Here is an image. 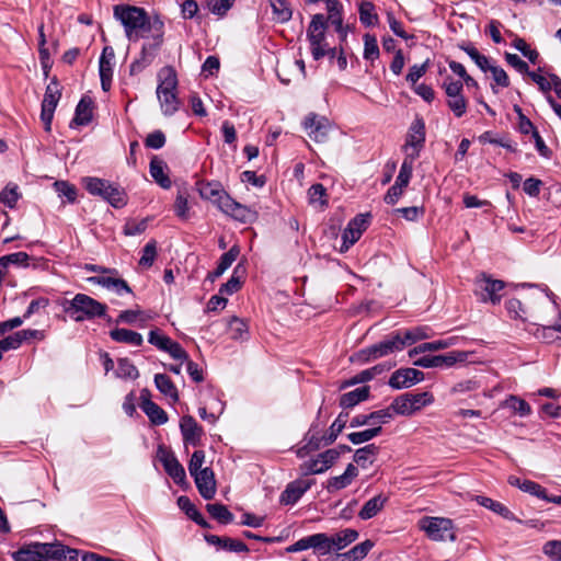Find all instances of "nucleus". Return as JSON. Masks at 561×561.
Returning a JSON list of instances; mask_svg holds the SVG:
<instances>
[{
	"mask_svg": "<svg viewBox=\"0 0 561 561\" xmlns=\"http://www.w3.org/2000/svg\"><path fill=\"white\" fill-rule=\"evenodd\" d=\"M113 16L124 27L129 41L150 38L144 43L139 58L130 65V73L141 72L153 61L157 51L164 41V21L159 14L149 15L144 8L130 4H117L113 8Z\"/></svg>",
	"mask_w": 561,
	"mask_h": 561,
	"instance_id": "obj_1",
	"label": "nucleus"
},
{
	"mask_svg": "<svg viewBox=\"0 0 561 561\" xmlns=\"http://www.w3.org/2000/svg\"><path fill=\"white\" fill-rule=\"evenodd\" d=\"M61 306L64 312L77 322L104 317L107 309L106 305L85 294H77L71 300L66 299Z\"/></svg>",
	"mask_w": 561,
	"mask_h": 561,
	"instance_id": "obj_2",
	"label": "nucleus"
},
{
	"mask_svg": "<svg viewBox=\"0 0 561 561\" xmlns=\"http://www.w3.org/2000/svg\"><path fill=\"white\" fill-rule=\"evenodd\" d=\"M158 77L160 83L157 88V96L162 113L167 116H171L179 110V100L175 92L178 87L176 72L169 66L162 68Z\"/></svg>",
	"mask_w": 561,
	"mask_h": 561,
	"instance_id": "obj_3",
	"label": "nucleus"
},
{
	"mask_svg": "<svg viewBox=\"0 0 561 561\" xmlns=\"http://www.w3.org/2000/svg\"><path fill=\"white\" fill-rule=\"evenodd\" d=\"M82 184L89 194L101 197L115 208H121L126 205L125 192L118 185L107 180L85 176L82 179Z\"/></svg>",
	"mask_w": 561,
	"mask_h": 561,
	"instance_id": "obj_4",
	"label": "nucleus"
},
{
	"mask_svg": "<svg viewBox=\"0 0 561 561\" xmlns=\"http://www.w3.org/2000/svg\"><path fill=\"white\" fill-rule=\"evenodd\" d=\"M327 20L321 13L314 14L307 28V39L314 60H320L328 53Z\"/></svg>",
	"mask_w": 561,
	"mask_h": 561,
	"instance_id": "obj_5",
	"label": "nucleus"
},
{
	"mask_svg": "<svg viewBox=\"0 0 561 561\" xmlns=\"http://www.w3.org/2000/svg\"><path fill=\"white\" fill-rule=\"evenodd\" d=\"M403 348L404 343L401 341V331H396L386 336L382 341L360 350L356 354V358L360 363H368L394 352L402 351Z\"/></svg>",
	"mask_w": 561,
	"mask_h": 561,
	"instance_id": "obj_6",
	"label": "nucleus"
},
{
	"mask_svg": "<svg viewBox=\"0 0 561 561\" xmlns=\"http://www.w3.org/2000/svg\"><path fill=\"white\" fill-rule=\"evenodd\" d=\"M454 525L451 519L444 517H425L421 520V529L427 537L435 541L456 540L453 531Z\"/></svg>",
	"mask_w": 561,
	"mask_h": 561,
	"instance_id": "obj_7",
	"label": "nucleus"
},
{
	"mask_svg": "<svg viewBox=\"0 0 561 561\" xmlns=\"http://www.w3.org/2000/svg\"><path fill=\"white\" fill-rule=\"evenodd\" d=\"M425 122L421 116H416L409 127L405 142L403 145L405 157L414 159L420 157V152L425 144Z\"/></svg>",
	"mask_w": 561,
	"mask_h": 561,
	"instance_id": "obj_8",
	"label": "nucleus"
},
{
	"mask_svg": "<svg viewBox=\"0 0 561 561\" xmlns=\"http://www.w3.org/2000/svg\"><path fill=\"white\" fill-rule=\"evenodd\" d=\"M61 91L56 78H53L46 87L44 99L42 102L41 121L44 124L45 131L51 130V122L57 104L60 100Z\"/></svg>",
	"mask_w": 561,
	"mask_h": 561,
	"instance_id": "obj_9",
	"label": "nucleus"
},
{
	"mask_svg": "<svg viewBox=\"0 0 561 561\" xmlns=\"http://www.w3.org/2000/svg\"><path fill=\"white\" fill-rule=\"evenodd\" d=\"M467 354L460 351H453L443 355H425L414 362L415 366L423 368L451 367L456 363L465 362Z\"/></svg>",
	"mask_w": 561,
	"mask_h": 561,
	"instance_id": "obj_10",
	"label": "nucleus"
},
{
	"mask_svg": "<svg viewBox=\"0 0 561 561\" xmlns=\"http://www.w3.org/2000/svg\"><path fill=\"white\" fill-rule=\"evenodd\" d=\"M158 456L165 472L172 478L174 483L179 485L186 483L184 467L180 463L174 453L167 450L163 447H159Z\"/></svg>",
	"mask_w": 561,
	"mask_h": 561,
	"instance_id": "obj_11",
	"label": "nucleus"
},
{
	"mask_svg": "<svg viewBox=\"0 0 561 561\" xmlns=\"http://www.w3.org/2000/svg\"><path fill=\"white\" fill-rule=\"evenodd\" d=\"M320 432V424L317 421L313 422L302 439L305 444L297 450V456L299 458H304L308 454L319 450L322 446L330 445L325 443L327 433L321 435Z\"/></svg>",
	"mask_w": 561,
	"mask_h": 561,
	"instance_id": "obj_12",
	"label": "nucleus"
},
{
	"mask_svg": "<svg viewBox=\"0 0 561 561\" xmlns=\"http://www.w3.org/2000/svg\"><path fill=\"white\" fill-rule=\"evenodd\" d=\"M304 128L316 142H324L328 139L330 123L325 117L310 113L304 121Z\"/></svg>",
	"mask_w": 561,
	"mask_h": 561,
	"instance_id": "obj_13",
	"label": "nucleus"
},
{
	"mask_svg": "<svg viewBox=\"0 0 561 561\" xmlns=\"http://www.w3.org/2000/svg\"><path fill=\"white\" fill-rule=\"evenodd\" d=\"M424 379V373L415 368H400L392 373L388 383L392 389L410 388Z\"/></svg>",
	"mask_w": 561,
	"mask_h": 561,
	"instance_id": "obj_14",
	"label": "nucleus"
},
{
	"mask_svg": "<svg viewBox=\"0 0 561 561\" xmlns=\"http://www.w3.org/2000/svg\"><path fill=\"white\" fill-rule=\"evenodd\" d=\"M115 53L113 47L105 46L99 60V73L103 91H108L112 85Z\"/></svg>",
	"mask_w": 561,
	"mask_h": 561,
	"instance_id": "obj_15",
	"label": "nucleus"
},
{
	"mask_svg": "<svg viewBox=\"0 0 561 561\" xmlns=\"http://www.w3.org/2000/svg\"><path fill=\"white\" fill-rule=\"evenodd\" d=\"M194 478L196 488L205 500H211L216 494V480L211 468L205 467L203 470L191 474Z\"/></svg>",
	"mask_w": 561,
	"mask_h": 561,
	"instance_id": "obj_16",
	"label": "nucleus"
},
{
	"mask_svg": "<svg viewBox=\"0 0 561 561\" xmlns=\"http://www.w3.org/2000/svg\"><path fill=\"white\" fill-rule=\"evenodd\" d=\"M314 480H295L287 484L279 496L283 505H293L313 485Z\"/></svg>",
	"mask_w": 561,
	"mask_h": 561,
	"instance_id": "obj_17",
	"label": "nucleus"
},
{
	"mask_svg": "<svg viewBox=\"0 0 561 561\" xmlns=\"http://www.w3.org/2000/svg\"><path fill=\"white\" fill-rule=\"evenodd\" d=\"M140 401L141 410L149 417L152 424L162 425L168 422L165 411L151 400L149 390H141Z\"/></svg>",
	"mask_w": 561,
	"mask_h": 561,
	"instance_id": "obj_18",
	"label": "nucleus"
},
{
	"mask_svg": "<svg viewBox=\"0 0 561 561\" xmlns=\"http://www.w3.org/2000/svg\"><path fill=\"white\" fill-rule=\"evenodd\" d=\"M394 363L391 362H385L377 364L368 369L362 370L360 373L354 375L350 379L345 380L341 388L344 389L346 387H351L357 383H364L369 380H373L375 377L385 374L386 371H389Z\"/></svg>",
	"mask_w": 561,
	"mask_h": 561,
	"instance_id": "obj_19",
	"label": "nucleus"
},
{
	"mask_svg": "<svg viewBox=\"0 0 561 561\" xmlns=\"http://www.w3.org/2000/svg\"><path fill=\"white\" fill-rule=\"evenodd\" d=\"M480 289L482 290L481 300L486 302L490 301L493 305H497L501 301L500 291L505 288V283L500 279H492L483 275V278L479 282Z\"/></svg>",
	"mask_w": 561,
	"mask_h": 561,
	"instance_id": "obj_20",
	"label": "nucleus"
},
{
	"mask_svg": "<svg viewBox=\"0 0 561 561\" xmlns=\"http://www.w3.org/2000/svg\"><path fill=\"white\" fill-rule=\"evenodd\" d=\"M180 428L185 444L199 445L204 432L193 416L184 415L180 421Z\"/></svg>",
	"mask_w": 561,
	"mask_h": 561,
	"instance_id": "obj_21",
	"label": "nucleus"
},
{
	"mask_svg": "<svg viewBox=\"0 0 561 561\" xmlns=\"http://www.w3.org/2000/svg\"><path fill=\"white\" fill-rule=\"evenodd\" d=\"M93 117V101L89 96H82L76 106L75 116L71 119L69 127L76 128L78 126L88 125Z\"/></svg>",
	"mask_w": 561,
	"mask_h": 561,
	"instance_id": "obj_22",
	"label": "nucleus"
},
{
	"mask_svg": "<svg viewBox=\"0 0 561 561\" xmlns=\"http://www.w3.org/2000/svg\"><path fill=\"white\" fill-rule=\"evenodd\" d=\"M358 470L353 463H348L341 476L332 477L327 481L325 489L329 493H334L347 488L357 477Z\"/></svg>",
	"mask_w": 561,
	"mask_h": 561,
	"instance_id": "obj_23",
	"label": "nucleus"
},
{
	"mask_svg": "<svg viewBox=\"0 0 561 561\" xmlns=\"http://www.w3.org/2000/svg\"><path fill=\"white\" fill-rule=\"evenodd\" d=\"M89 280L106 289L113 290L119 296H122L124 293L131 294V288L129 285L126 283V280L119 277L102 275L90 277Z\"/></svg>",
	"mask_w": 561,
	"mask_h": 561,
	"instance_id": "obj_24",
	"label": "nucleus"
},
{
	"mask_svg": "<svg viewBox=\"0 0 561 561\" xmlns=\"http://www.w3.org/2000/svg\"><path fill=\"white\" fill-rule=\"evenodd\" d=\"M205 540L209 545H214L219 547L222 550L230 551V552H248L249 548L248 546L238 539H232L230 537H219L216 535H205Z\"/></svg>",
	"mask_w": 561,
	"mask_h": 561,
	"instance_id": "obj_25",
	"label": "nucleus"
},
{
	"mask_svg": "<svg viewBox=\"0 0 561 561\" xmlns=\"http://www.w3.org/2000/svg\"><path fill=\"white\" fill-rule=\"evenodd\" d=\"M220 210L241 222L248 221L250 216L249 208L239 204L230 196H222V199L220 201Z\"/></svg>",
	"mask_w": 561,
	"mask_h": 561,
	"instance_id": "obj_26",
	"label": "nucleus"
},
{
	"mask_svg": "<svg viewBox=\"0 0 561 561\" xmlns=\"http://www.w3.org/2000/svg\"><path fill=\"white\" fill-rule=\"evenodd\" d=\"M520 490L548 503L561 505V495H549L547 490L539 483L531 480H523Z\"/></svg>",
	"mask_w": 561,
	"mask_h": 561,
	"instance_id": "obj_27",
	"label": "nucleus"
},
{
	"mask_svg": "<svg viewBox=\"0 0 561 561\" xmlns=\"http://www.w3.org/2000/svg\"><path fill=\"white\" fill-rule=\"evenodd\" d=\"M370 394V388L368 386H362L352 391L343 393L340 398V407L342 409H351L358 403L367 400Z\"/></svg>",
	"mask_w": 561,
	"mask_h": 561,
	"instance_id": "obj_28",
	"label": "nucleus"
},
{
	"mask_svg": "<svg viewBox=\"0 0 561 561\" xmlns=\"http://www.w3.org/2000/svg\"><path fill=\"white\" fill-rule=\"evenodd\" d=\"M110 337L117 343H124L134 346H141L144 343V339L140 333L123 328L111 330Z\"/></svg>",
	"mask_w": 561,
	"mask_h": 561,
	"instance_id": "obj_29",
	"label": "nucleus"
},
{
	"mask_svg": "<svg viewBox=\"0 0 561 561\" xmlns=\"http://www.w3.org/2000/svg\"><path fill=\"white\" fill-rule=\"evenodd\" d=\"M167 164L158 157H153L150 161L149 172L152 179L164 190L171 187L172 182L169 175L164 172Z\"/></svg>",
	"mask_w": 561,
	"mask_h": 561,
	"instance_id": "obj_30",
	"label": "nucleus"
},
{
	"mask_svg": "<svg viewBox=\"0 0 561 561\" xmlns=\"http://www.w3.org/2000/svg\"><path fill=\"white\" fill-rule=\"evenodd\" d=\"M42 542H32L12 553L14 561H43Z\"/></svg>",
	"mask_w": 561,
	"mask_h": 561,
	"instance_id": "obj_31",
	"label": "nucleus"
},
{
	"mask_svg": "<svg viewBox=\"0 0 561 561\" xmlns=\"http://www.w3.org/2000/svg\"><path fill=\"white\" fill-rule=\"evenodd\" d=\"M388 497L382 494H378L373 499L368 500L358 513V517L363 520L375 517L387 503Z\"/></svg>",
	"mask_w": 561,
	"mask_h": 561,
	"instance_id": "obj_32",
	"label": "nucleus"
},
{
	"mask_svg": "<svg viewBox=\"0 0 561 561\" xmlns=\"http://www.w3.org/2000/svg\"><path fill=\"white\" fill-rule=\"evenodd\" d=\"M474 500L479 505L494 512L495 514L502 516L507 520L515 519V515L501 502L494 501L490 497L482 495H477Z\"/></svg>",
	"mask_w": 561,
	"mask_h": 561,
	"instance_id": "obj_33",
	"label": "nucleus"
},
{
	"mask_svg": "<svg viewBox=\"0 0 561 561\" xmlns=\"http://www.w3.org/2000/svg\"><path fill=\"white\" fill-rule=\"evenodd\" d=\"M154 385L157 389L164 394L165 397L170 398L173 402L179 401V392L176 387L174 386L171 378L165 374H156L154 375Z\"/></svg>",
	"mask_w": 561,
	"mask_h": 561,
	"instance_id": "obj_34",
	"label": "nucleus"
},
{
	"mask_svg": "<svg viewBox=\"0 0 561 561\" xmlns=\"http://www.w3.org/2000/svg\"><path fill=\"white\" fill-rule=\"evenodd\" d=\"M379 453V447L375 444L366 445L358 448L354 454V461L362 468H367L373 465L376 456Z\"/></svg>",
	"mask_w": 561,
	"mask_h": 561,
	"instance_id": "obj_35",
	"label": "nucleus"
},
{
	"mask_svg": "<svg viewBox=\"0 0 561 561\" xmlns=\"http://www.w3.org/2000/svg\"><path fill=\"white\" fill-rule=\"evenodd\" d=\"M199 194L202 198L208 199L211 203L216 204L220 209V201L222 196H229L220 186L219 183H206L202 184L199 187Z\"/></svg>",
	"mask_w": 561,
	"mask_h": 561,
	"instance_id": "obj_36",
	"label": "nucleus"
},
{
	"mask_svg": "<svg viewBox=\"0 0 561 561\" xmlns=\"http://www.w3.org/2000/svg\"><path fill=\"white\" fill-rule=\"evenodd\" d=\"M455 344V337H449L446 340H438L433 342L422 343L414 348L409 351V356L413 357L416 354L425 353V352H435L438 350H444L453 346Z\"/></svg>",
	"mask_w": 561,
	"mask_h": 561,
	"instance_id": "obj_37",
	"label": "nucleus"
},
{
	"mask_svg": "<svg viewBox=\"0 0 561 561\" xmlns=\"http://www.w3.org/2000/svg\"><path fill=\"white\" fill-rule=\"evenodd\" d=\"M431 337V329L426 325L415 327L401 331V341L407 345H412L417 341L426 340Z\"/></svg>",
	"mask_w": 561,
	"mask_h": 561,
	"instance_id": "obj_38",
	"label": "nucleus"
},
{
	"mask_svg": "<svg viewBox=\"0 0 561 561\" xmlns=\"http://www.w3.org/2000/svg\"><path fill=\"white\" fill-rule=\"evenodd\" d=\"M358 537V533L355 529L346 528L340 533L330 536L332 550L339 551L344 549L346 546L355 541Z\"/></svg>",
	"mask_w": 561,
	"mask_h": 561,
	"instance_id": "obj_39",
	"label": "nucleus"
},
{
	"mask_svg": "<svg viewBox=\"0 0 561 561\" xmlns=\"http://www.w3.org/2000/svg\"><path fill=\"white\" fill-rule=\"evenodd\" d=\"M21 197L22 194L19 190V186L13 182H9L0 192V203L11 209L15 208Z\"/></svg>",
	"mask_w": 561,
	"mask_h": 561,
	"instance_id": "obj_40",
	"label": "nucleus"
},
{
	"mask_svg": "<svg viewBox=\"0 0 561 561\" xmlns=\"http://www.w3.org/2000/svg\"><path fill=\"white\" fill-rule=\"evenodd\" d=\"M206 510L214 519L222 525H227L233 522V514L224 504L210 503L206 505Z\"/></svg>",
	"mask_w": 561,
	"mask_h": 561,
	"instance_id": "obj_41",
	"label": "nucleus"
},
{
	"mask_svg": "<svg viewBox=\"0 0 561 561\" xmlns=\"http://www.w3.org/2000/svg\"><path fill=\"white\" fill-rule=\"evenodd\" d=\"M458 47L467 53V55L483 72L488 71L491 65L489 58L480 54V51L471 43H462L459 44Z\"/></svg>",
	"mask_w": 561,
	"mask_h": 561,
	"instance_id": "obj_42",
	"label": "nucleus"
},
{
	"mask_svg": "<svg viewBox=\"0 0 561 561\" xmlns=\"http://www.w3.org/2000/svg\"><path fill=\"white\" fill-rule=\"evenodd\" d=\"M374 547V542L369 539L354 546L351 550L347 552L341 554L340 557L343 559V561H358L364 559L368 552Z\"/></svg>",
	"mask_w": 561,
	"mask_h": 561,
	"instance_id": "obj_43",
	"label": "nucleus"
},
{
	"mask_svg": "<svg viewBox=\"0 0 561 561\" xmlns=\"http://www.w3.org/2000/svg\"><path fill=\"white\" fill-rule=\"evenodd\" d=\"M359 20L365 26H374L378 23V14L375 4L370 1H362L358 5Z\"/></svg>",
	"mask_w": 561,
	"mask_h": 561,
	"instance_id": "obj_44",
	"label": "nucleus"
},
{
	"mask_svg": "<svg viewBox=\"0 0 561 561\" xmlns=\"http://www.w3.org/2000/svg\"><path fill=\"white\" fill-rule=\"evenodd\" d=\"M43 561H59L65 557L66 546L61 543H42Z\"/></svg>",
	"mask_w": 561,
	"mask_h": 561,
	"instance_id": "obj_45",
	"label": "nucleus"
},
{
	"mask_svg": "<svg viewBox=\"0 0 561 561\" xmlns=\"http://www.w3.org/2000/svg\"><path fill=\"white\" fill-rule=\"evenodd\" d=\"M389 409H391V413L393 416L394 414L411 415L414 413V410L411 404V399L409 398L408 393L397 397L389 405Z\"/></svg>",
	"mask_w": 561,
	"mask_h": 561,
	"instance_id": "obj_46",
	"label": "nucleus"
},
{
	"mask_svg": "<svg viewBox=\"0 0 561 561\" xmlns=\"http://www.w3.org/2000/svg\"><path fill=\"white\" fill-rule=\"evenodd\" d=\"M310 548H313L319 554L324 556L332 551L331 538L324 533L309 536Z\"/></svg>",
	"mask_w": 561,
	"mask_h": 561,
	"instance_id": "obj_47",
	"label": "nucleus"
},
{
	"mask_svg": "<svg viewBox=\"0 0 561 561\" xmlns=\"http://www.w3.org/2000/svg\"><path fill=\"white\" fill-rule=\"evenodd\" d=\"M348 413L347 412H341L337 417L334 420V422L331 424L328 433L325 443L332 444L335 442L337 436L342 433V431L345 428L347 423Z\"/></svg>",
	"mask_w": 561,
	"mask_h": 561,
	"instance_id": "obj_48",
	"label": "nucleus"
},
{
	"mask_svg": "<svg viewBox=\"0 0 561 561\" xmlns=\"http://www.w3.org/2000/svg\"><path fill=\"white\" fill-rule=\"evenodd\" d=\"M115 375L117 378L137 379L139 377V371L128 358H119Z\"/></svg>",
	"mask_w": 561,
	"mask_h": 561,
	"instance_id": "obj_49",
	"label": "nucleus"
},
{
	"mask_svg": "<svg viewBox=\"0 0 561 561\" xmlns=\"http://www.w3.org/2000/svg\"><path fill=\"white\" fill-rule=\"evenodd\" d=\"M228 333L233 340H245L248 337V324L240 318L233 317L228 323Z\"/></svg>",
	"mask_w": 561,
	"mask_h": 561,
	"instance_id": "obj_50",
	"label": "nucleus"
},
{
	"mask_svg": "<svg viewBox=\"0 0 561 561\" xmlns=\"http://www.w3.org/2000/svg\"><path fill=\"white\" fill-rule=\"evenodd\" d=\"M271 5L273 14L278 22L285 23L291 19L293 11L286 0H272Z\"/></svg>",
	"mask_w": 561,
	"mask_h": 561,
	"instance_id": "obj_51",
	"label": "nucleus"
},
{
	"mask_svg": "<svg viewBox=\"0 0 561 561\" xmlns=\"http://www.w3.org/2000/svg\"><path fill=\"white\" fill-rule=\"evenodd\" d=\"M504 407L511 409L513 412L517 413L520 416H527L531 413V408L527 401L520 399L516 396H510L504 401Z\"/></svg>",
	"mask_w": 561,
	"mask_h": 561,
	"instance_id": "obj_52",
	"label": "nucleus"
},
{
	"mask_svg": "<svg viewBox=\"0 0 561 561\" xmlns=\"http://www.w3.org/2000/svg\"><path fill=\"white\" fill-rule=\"evenodd\" d=\"M381 433V427L374 426L360 432H353L347 435V439L354 444L359 445L375 438Z\"/></svg>",
	"mask_w": 561,
	"mask_h": 561,
	"instance_id": "obj_53",
	"label": "nucleus"
},
{
	"mask_svg": "<svg viewBox=\"0 0 561 561\" xmlns=\"http://www.w3.org/2000/svg\"><path fill=\"white\" fill-rule=\"evenodd\" d=\"M416 159L414 158H410V157H404V160L401 164V168H400V171H399V174L396 179V183L403 186V187H407L410 183V180L412 178V171H413V162L415 161Z\"/></svg>",
	"mask_w": 561,
	"mask_h": 561,
	"instance_id": "obj_54",
	"label": "nucleus"
},
{
	"mask_svg": "<svg viewBox=\"0 0 561 561\" xmlns=\"http://www.w3.org/2000/svg\"><path fill=\"white\" fill-rule=\"evenodd\" d=\"M187 197L188 194L185 191H179L174 203V213L182 220H187L190 218Z\"/></svg>",
	"mask_w": 561,
	"mask_h": 561,
	"instance_id": "obj_55",
	"label": "nucleus"
},
{
	"mask_svg": "<svg viewBox=\"0 0 561 561\" xmlns=\"http://www.w3.org/2000/svg\"><path fill=\"white\" fill-rule=\"evenodd\" d=\"M328 470L322 463L320 456L309 459L300 465V471L304 476L320 474Z\"/></svg>",
	"mask_w": 561,
	"mask_h": 561,
	"instance_id": "obj_56",
	"label": "nucleus"
},
{
	"mask_svg": "<svg viewBox=\"0 0 561 561\" xmlns=\"http://www.w3.org/2000/svg\"><path fill=\"white\" fill-rule=\"evenodd\" d=\"M342 245L340 248V252L344 253L348 251V249L359 240V231L357 228H353L348 222L346 228L342 232Z\"/></svg>",
	"mask_w": 561,
	"mask_h": 561,
	"instance_id": "obj_57",
	"label": "nucleus"
},
{
	"mask_svg": "<svg viewBox=\"0 0 561 561\" xmlns=\"http://www.w3.org/2000/svg\"><path fill=\"white\" fill-rule=\"evenodd\" d=\"M157 257V242L156 240H150L142 249V254L139 260V265L149 268L153 265V262Z\"/></svg>",
	"mask_w": 561,
	"mask_h": 561,
	"instance_id": "obj_58",
	"label": "nucleus"
},
{
	"mask_svg": "<svg viewBox=\"0 0 561 561\" xmlns=\"http://www.w3.org/2000/svg\"><path fill=\"white\" fill-rule=\"evenodd\" d=\"M364 58L366 60H376L379 57V47L377 38L374 35L365 34L364 36Z\"/></svg>",
	"mask_w": 561,
	"mask_h": 561,
	"instance_id": "obj_59",
	"label": "nucleus"
},
{
	"mask_svg": "<svg viewBox=\"0 0 561 561\" xmlns=\"http://www.w3.org/2000/svg\"><path fill=\"white\" fill-rule=\"evenodd\" d=\"M308 196L310 204H318L320 206H325L328 204V201L325 199L327 190L320 183H316L310 186L308 190Z\"/></svg>",
	"mask_w": 561,
	"mask_h": 561,
	"instance_id": "obj_60",
	"label": "nucleus"
},
{
	"mask_svg": "<svg viewBox=\"0 0 561 561\" xmlns=\"http://www.w3.org/2000/svg\"><path fill=\"white\" fill-rule=\"evenodd\" d=\"M392 419L393 415L389 407L369 413V424L373 427L379 426L382 428V425L388 424Z\"/></svg>",
	"mask_w": 561,
	"mask_h": 561,
	"instance_id": "obj_61",
	"label": "nucleus"
},
{
	"mask_svg": "<svg viewBox=\"0 0 561 561\" xmlns=\"http://www.w3.org/2000/svg\"><path fill=\"white\" fill-rule=\"evenodd\" d=\"M505 308L512 319H518L523 322L526 321V318L524 317L526 314V309L520 300L511 298L505 302Z\"/></svg>",
	"mask_w": 561,
	"mask_h": 561,
	"instance_id": "obj_62",
	"label": "nucleus"
},
{
	"mask_svg": "<svg viewBox=\"0 0 561 561\" xmlns=\"http://www.w3.org/2000/svg\"><path fill=\"white\" fill-rule=\"evenodd\" d=\"M467 100L463 94L447 98V105L456 117H462L467 112Z\"/></svg>",
	"mask_w": 561,
	"mask_h": 561,
	"instance_id": "obj_63",
	"label": "nucleus"
},
{
	"mask_svg": "<svg viewBox=\"0 0 561 561\" xmlns=\"http://www.w3.org/2000/svg\"><path fill=\"white\" fill-rule=\"evenodd\" d=\"M542 552L553 561H561V540H548L542 546Z\"/></svg>",
	"mask_w": 561,
	"mask_h": 561,
	"instance_id": "obj_64",
	"label": "nucleus"
}]
</instances>
